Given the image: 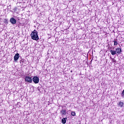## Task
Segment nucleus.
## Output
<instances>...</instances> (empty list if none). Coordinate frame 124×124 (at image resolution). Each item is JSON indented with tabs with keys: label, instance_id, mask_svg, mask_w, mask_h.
I'll return each instance as SVG.
<instances>
[{
	"label": "nucleus",
	"instance_id": "nucleus-1",
	"mask_svg": "<svg viewBox=\"0 0 124 124\" xmlns=\"http://www.w3.org/2000/svg\"><path fill=\"white\" fill-rule=\"evenodd\" d=\"M31 39H32L33 40H36V41H37V40H39V37H38V32H37L36 30H34L31 32Z\"/></svg>",
	"mask_w": 124,
	"mask_h": 124
},
{
	"label": "nucleus",
	"instance_id": "nucleus-2",
	"mask_svg": "<svg viewBox=\"0 0 124 124\" xmlns=\"http://www.w3.org/2000/svg\"><path fill=\"white\" fill-rule=\"evenodd\" d=\"M122 52V48L120 47H117L116 48V50H110V53H111V55L112 56H114V55H117L118 54V55H120V53Z\"/></svg>",
	"mask_w": 124,
	"mask_h": 124
},
{
	"label": "nucleus",
	"instance_id": "nucleus-3",
	"mask_svg": "<svg viewBox=\"0 0 124 124\" xmlns=\"http://www.w3.org/2000/svg\"><path fill=\"white\" fill-rule=\"evenodd\" d=\"M24 79L25 82H26L27 83H32V79L31 78V77L26 76L25 77Z\"/></svg>",
	"mask_w": 124,
	"mask_h": 124
},
{
	"label": "nucleus",
	"instance_id": "nucleus-4",
	"mask_svg": "<svg viewBox=\"0 0 124 124\" xmlns=\"http://www.w3.org/2000/svg\"><path fill=\"white\" fill-rule=\"evenodd\" d=\"M32 80L35 84L39 83V78L38 77H33Z\"/></svg>",
	"mask_w": 124,
	"mask_h": 124
},
{
	"label": "nucleus",
	"instance_id": "nucleus-5",
	"mask_svg": "<svg viewBox=\"0 0 124 124\" xmlns=\"http://www.w3.org/2000/svg\"><path fill=\"white\" fill-rule=\"evenodd\" d=\"M10 22L11 24H12V25H15V24H16V21L15 18H14V17H12L10 19Z\"/></svg>",
	"mask_w": 124,
	"mask_h": 124
},
{
	"label": "nucleus",
	"instance_id": "nucleus-6",
	"mask_svg": "<svg viewBox=\"0 0 124 124\" xmlns=\"http://www.w3.org/2000/svg\"><path fill=\"white\" fill-rule=\"evenodd\" d=\"M20 57V54L19 53H16L15 54L14 56V61L15 62H17L19 59V57Z\"/></svg>",
	"mask_w": 124,
	"mask_h": 124
},
{
	"label": "nucleus",
	"instance_id": "nucleus-7",
	"mask_svg": "<svg viewBox=\"0 0 124 124\" xmlns=\"http://www.w3.org/2000/svg\"><path fill=\"white\" fill-rule=\"evenodd\" d=\"M60 113L62 116H65L66 115V110L64 109H62Z\"/></svg>",
	"mask_w": 124,
	"mask_h": 124
},
{
	"label": "nucleus",
	"instance_id": "nucleus-8",
	"mask_svg": "<svg viewBox=\"0 0 124 124\" xmlns=\"http://www.w3.org/2000/svg\"><path fill=\"white\" fill-rule=\"evenodd\" d=\"M66 120H67V118H64L62 119V124H66Z\"/></svg>",
	"mask_w": 124,
	"mask_h": 124
},
{
	"label": "nucleus",
	"instance_id": "nucleus-9",
	"mask_svg": "<svg viewBox=\"0 0 124 124\" xmlns=\"http://www.w3.org/2000/svg\"><path fill=\"white\" fill-rule=\"evenodd\" d=\"M124 102H119V103H118V106L119 107H123V106H124Z\"/></svg>",
	"mask_w": 124,
	"mask_h": 124
},
{
	"label": "nucleus",
	"instance_id": "nucleus-10",
	"mask_svg": "<svg viewBox=\"0 0 124 124\" xmlns=\"http://www.w3.org/2000/svg\"><path fill=\"white\" fill-rule=\"evenodd\" d=\"M113 42H114V46H117L118 45V41L117 40H114L113 41Z\"/></svg>",
	"mask_w": 124,
	"mask_h": 124
},
{
	"label": "nucleus",
	"instance_id": "nucleus-11",
	"mask_svg": "<svg viewBox=\"0 0 124 124\" xmlns=\"http://www.w3.org/2000/svg\"><path fill=\"white\" fill-rule=\"evenodd\" d=\"M111 61H112V62H114V63H116V61L115 60V59H114V58H111Z\"/></svg>",
	"mask_w": 124,
	"mask_h": 124
},
{
	"label": "nucleus",
	"instance_id": "nucleus-12",
	"mask_svg": "<svg viewBox=\"0 0 124 124\" xmlns=\"http://www.w3.org/2000/svg\"><path fill=\"white\" fill-rule=\"evenodd\" d=\"M122 97H124V90L123 91L122 93L121 94Z\"/></svg>",
	"mask_w": 124,
	"mask_h": 124
},
{
	"label": "nucleus",
	"instance_id": "nucleus-13",
	"mask_svg": "<svg viewBox=\"0 0 124 124\" xmlns=\"http://www.w3.org/2000/svg\"><path fill=\"white\" fill-rule=\"evenodd\" d=\"M71 115L72 116H75V115H76V113H75V112H72Z\"/></svg>",
	"mask_w": 124,
	"mask_h": 124
},
{
	"label": "nucleus",
	"instance_id": "nucleus-14",
	"mask_svg": "<svg viewBox=\"0 0 124 124\" xmlns=\"http://www.w3.org/2000/svg\"><path fill=\"white\" fill-rule=\"evenodd\" d=\"M9 7H11V5H9Z\"/></svg>",
	"mask_w": 124,
	"mask_h": 124
},
{
	"label": "nucleus",
	"instance_id": "nucleus-15",
	"mask_svg": "<svg viewBox=\"0 0 124 124\" xmlns=\"http://www.w3.org/2000/svg\"><path fill=\"white\" fill-rule=\"evenodd\" d=\"M113 49H115V47H113Z\"/></svg>",
	"mask_w": 124,
	"mask_h": 124
}]
</instances>
